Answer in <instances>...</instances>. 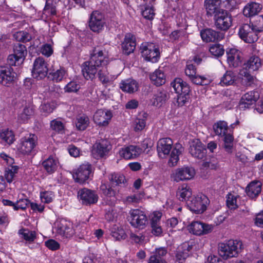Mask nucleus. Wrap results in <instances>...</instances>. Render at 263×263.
I'll return each mask as SVG.
<instances>
[{"label":"nucleus","instance_id":"nucleus-1","mask_svg":"<svg viewBox=\"0 0 263 263\" xmlns=\"http://www.w3.org/2000/svg\"><path fill=\"white\" fill-rule=\"evenodd\" d=\"M108 60L105 58L102 50L95 49L89 61L84 62L82 65V72L84 77L87 80H92L100 66L107 65Z\"/></svg>","mask_w":263,"mask_h":263},{"label":"nucleus","instance_id":"nucleus-2","mask_svg":"<svg viewBox=\"0 0 263 263\" xmlns=\"http://www.w3.org/2000/svg\"><path fill=\"white\" fill-rule=\"evenodd\" d=\"M212 128L215 135L222 138V148L227 153L232 154L234 147V131L230 129V132H228V123L223 120L217 121L213 124Z\"/></svg>","mask_w":263,"mask_h":263},{"label":"nucleus","instance_id":"nucleus-3","mask_svg":"<svg viewBox=\"0 0 263 263\" xmlns=\"http://www.w3.org/2000/svg\"><path fill=\"white\" fill-rule=\"evenodd\" d=\"M109 185L105 184H102L100 189L103 194L107 196L106 204L110 206L115 205L116 202V194L117 190L115 189L118 186L125 185L126 183V180L123 175L118 173H112L109 176Z\"/></svg>","mask_w":263,"mask_h":263},{"label":"nucleus","instance_id":"nucleus-4","mask_svg":"<svg viewBox=\"0 0 263 263\" xmlns=\"http://www.w3.org/2000/svg\"><path fill=\"white\" fill-rule=\"evenodd\" d=\"M171 86L177 94L176 105L181 107L186 105L191 99V90L189 85L180 78H176L171 83Z\"/></svg>","mask_w":263,"mask_h":263},{"label":"nucleus","instance_id":"nucleus-5","mask_svg":"<svg viewBox=\"0 0 263 263\" xmlns=\"http://www.w3.org/2000/svg\"><path fill=\"white\" fill-rule=\"evenodd\" d=\"M241 241L230 239L218 245V254L223 259L236 257L243 249Z\"/></svg>","mask_w":263,"mask_h":263},{"label":"nucleus","instance_id":"nucleus-6","mask_svg":"<svg viewBox=\"0 0 263 263\" xmlns=\"http://www.w3.org/2000/svg\"><path fill=\"white\" fill-rule=\"evenodd\" d=\"M263 31V24L255 25L252 23L244 24L239 28L238 34L245 42L253 43L258 39L259 33Z\"/></svg>","mask_w":263,"mask_h":263},{"label":"nucleus","instance_id":"nucleus-7","mask_svg":"<svg viewBox=\"0 0 263 263\" xmlns=\"http://www.w3.org/2000/svg\"><path fill=\"white\" fill-rule=\"evenodd\" d=\"M209 16L213 17L214 26L218 30L226 31L232 25V15L226 9L220 10Z\"/></svg>","mask_w":263,"mask_h":263},{"label":"nucleus","instance_id":"nucleus-8","mask_svg":"<svg viewBox=\"0 0 263 263\" xmlns=\"http://www.w3.org/2000/svg\"><path fill=\"white\" fill-rule=\"evenodd\" d=\"M142 57L146 61L157 63L160 58L159 46L152 42H143L140 47Z\"/></svg>","mask_w":263,"mask_h":263},{"label":"nucleus","instance_id":"nucleus-9","mask_svg":"<svg viewBox=\"0 0 263 263\" xmlns=\"http://www.w3.org/2000/svg\"><path fill=\"white\" fill-rule=\"evenodd\" d=\"M209 200L206 196L203 194L198 195L188 200L187 205L189 209L196 214L203 213L207 208Z\"/></svg>","mask_w":263,"mask_h":263},{"label":"nucleus","instance_id":"nucleus-10","mask_svg":"<svg viewBox=\"0 0 263 263\" xmlns=\"http://www.w3.org/2000/svg\"><path fill=\"white\" fill-rule=\"evenodd\" d=\"M54 229L57 233L66 238H70L75 233L73 223L64 219H57L54 223Z\"/></svg>","mask_w":263,"mask_h":263},{"label":"nucleus","instance_id":"nucleus-11","mask_svg":"<svg viewBox=\"0 0 263 263\" xmlns=\"http://www.w3.org/2000/svg\"><path fill=\"white\" fill-rule=\"evenodd\" d=\"M189 152L192 157L198 160H204L207 157L206 146L199 139L192 140L189 148Z\"/></svg>","mask_w":263,"mask_h":263},{"label":"nucleus","instance_id":"nucleus-12","mask_svg":"<svg viewBox=\"0 0 263 263\" xmlns=\"http://www.w3.org/2000/svg\"><path fill=\"white\" fill-rule=\"evenodd\" d=\"M48 71L47 63L44 59L42 57L36 58L34 62L32 70L33 77L37 80L42 79L47 75Z\"/></svg>","mask_w":263,"mask_h":263},{"label":"nucleus","instance_id":"nucleus-13","mask_svg":"<svg viewBox=\"0 0 263 263\" xmlns=\"http://www.w3.org/2000/svg\"><path fill=\"white\" fill-rule=\"evenodd\" d=\"M105 24L104 14L98 11H93L89 17V26L93 32H99L103 29Z\"/></svg>","mask_w":263,"mask_h":263},{"label":"nucleus","instance_id":"nucleus-14","mask_svg":"<svg viewBox=\"0 0 263 263\" xmlns=\"http://www.w3.org/2000/svg\"><path fill=\"white\" fill-rule=\"evenodd\" d=\"M109 142L106 139H101L93 145L92 154L96 159L105 156L111 149Z\"/></svg>","mask_w":263,"mask_h":263},{"label":"nucleus","instance_id":"nucleus-15","mask_svg":"<svg viewBox=\"0 0 263 263\" xmlns=\"http://www.w3.org/2000/svg\"><path fill=\"white\" fill-rule=\"evenodd\" d=\"M37 137L34 134H30L21 140L20 152L23 154H29L33 151L36 145Z\"/></svg>","mask_w":263,"mask_h":263},{"label":"nucleus","instance_id":"nucleus-16","mask_svg":"<svg viewBox=\"0 0 263 263\" xmlns=\"http://www.w3.org/2000/svg\"><path fill=\"white\" fill-rule=\"evenodd\" d=\"M195 175V171L193 167L184 166L176 169L173 174V178L174 181L179 182L191 180Z\"/></svg>","mask_w":263,"mask_h":263},{"label":"nucleus","instance_id":"nucleus-17","mask_svg":"<svg viewBox=\"0 0 263 263\" xmlns=\"http://www.w3.org/2000/svg\"><path fill=\"white\" fill-rule=\"evenodd\" d=\"M187 228L190 232L199 236L208 234L213 230V227L211 225L198 221H192Z\"/></svg>","mask_w":263,"mask_h":263},{"label":"nucleus","instance_id":"nucleus-18","mask_svg":"<svg viewBox=\"0 0 263 263\" xmlns=\"http://www.w3.org/2000/svg\"><path fill=\"white\" fill-rule=\"evenodd\" d=\"M173 142L171 138L167 137L160 139L157 142V151L158 156L164 158L172 149Z\"/></svg>","mask_w":263,"mask_h":263},{"label":"nucleus","instance_id":"nucleus-19","mask_svg":"<svg viewBox=\"0 0 263 263\" xmlns=\"http://www.w3.org/2000/svg\"><path fill=\"white\" fill-rule=\"evenodd\" d=\"M201 37L205 43L217 42L223 39V33L212 28H205L200 31Z\"/></svg>","mask_w":263,"mask_h":263},{"label":"nucleus","instance_id":"nucleus-20","mask_svg":"<svg viewBox=\"0 0 263 263\" xmlns=\"http://www.w3.org/2000/svg\"><path fill=\"white\" fill-rule=\"evenodd\" d=\"M259 98V95L257 91L252 90L246 93L240 100L239 104L240 109L245 110L250 108Z\"/></svg>","mask_w":263,"mask_h":263},{"label":"nucleus","instance_id":"nucleus-21","mask_svg":"<svg viewBox=\"0 0 263 263\" xmlns=\"http://www.w3.org/2000/svg\"><path fill=\"white\" fill-rule=\"evenodd\" d=\"M91 173V166L89 163L81 165L73 175V178L77 182L83 183L87 180Z\"/></svg>","mask_w":263,"mask_h":263},{"label":"nucleus","instance_id":"nucleus-22","mask_svg":"<svg viewBox=\"0 0 263 263\" xmlns=\"http://www.w3.org/2000/svg\"><path fill=\"white\" fill-rule=\"evenodd\" d=\"M78 196L82 200V203L86 205L95 203L98 199V196L94 191L86 188L80 190L78 192Z\"/></svg>","mask_w":263,"mask_h":263},{"label":"nucleus","instance_id":"nucleus-23","mask_svg":"<svg viewBox=\"0 0 263 263\" xmlns=\"http://www.w3.org/2000/svg\"><path fill=\"white\" fill-rule=\"evenodd\" d=\"M15 73L11 67H0V83L6 86H9L14 81Z\"/></svg>","mask_w":263,"mask_h":263},{"label":"nucleus","instance_id":"nucleus-24","mask_svg":"<svg viewBox=\"0 0 263 263\" xmlns=\"http://www.w3.org/2000/svg\"><path fill=\"white\" fill-rule=\"evenodd\" d=\"M147 222V218L143 211L139 209H133V227L143 229Z\"/></svg>","mask_w":263,"mask_h":263},{"label":"nucleus","instance_id":"nucleus-25","mask_svg":"<svg viewBox=\"0 0 263 263\" xmlns=\"http://www.w3.org/2000/svg\"><path fill=\"white\" fill-rule=\"evenodd\" d=\"M168 98V95L166 90L163 88L158 89L150 99L152 105L158 107L164 105Z\"/></svg>","mask_w":263,"mask_h":263},{"label":"nucleus","instance_id":"nucleus-26","mask_svg":"<svg viewBox=\"0 0 263 263\" xmlns=\"http://www.w3.org/2000/svg\"><path fill=\"white\" fill-rule=\"evenodd\" d=\"M111 118L112 114L110 111L98 109L93 115V121L100 126H106Z\"/></svg>","mask_w":263,"mask_h":263},{"label":"nucleus","instance_id":"nucleus-27","mask_svg":"<svg viewBox=\"0 0 263 263\" xmlns=\"http://www.w3.org/2000/svg\"><path fill=\"white\" fill-rule=\"evenodd\" d=\"M262 9V5L261 4L251 1L245 5L242 13L245 16L250 18L257 15Z\"/></svg>","mask_w":263,"mask_h":263},{"label":"nucleus","instance_id":"nucleus-28","mask_svg":"<svg viewBox=\"0 0 263 263\" xmlns=\"http://www.w3.org/2000/svg\"><path fill=\"white\" fill-rule=\"evenodd\" d=\"M261 66V61L260 59L256 56L253 55L243 64V70L252 72L254 73L257 71Z\"/></svg>","mask_w":263,"mask_h":263},{"label":"nucleus","instance_id":"nucleus-29","mask_svg":"<svg viewBox=\"0 0 263 263\" xmlns=\"http://www.w3.org/2000/svg\"><path fill=\"white\" fill-rule=\"evenodd\" d=\"M167 253V250L164 247L156 248L152 253L148 263H167L165 258Z\"/></svg>","mask_w":263,"mask_h":263},{"label":"nucleus","instance_id":"nucleus-30","mask_svg":"<svg viewBox=\"0 0 263 263\" xmlns=\"http://www.w3.org/2000/svg\"><path fill=\"white\" fill-rule=\"evenodd\" d=\"M56 14V3L54 2V0H46V5L41 15L42 18L46 21L50 20L51 17Z\"/></svg>","mask_w":263,"mask_h":263},{"label":"nucleus","instance_id":"nucleus-31","mask_svg":"<svg viewBox=\"0 0 263 263\" xmlns=\"http://www.w3.org/2000/svg\"><path fill=\"white\" fill-rule=\"evenodd\" d=\"M227 62L229 66L232 67H237L241 63V57L240 52L235 48H231L226 52Z\"/></svg>","mask_w":263,"mask_h":263},{"label":"nucleus","instance_id":"nucleus-32","mask_svg":"<svg viewBox=\"0 0 263 263\" xmlns=\"http://www.w3.org/2000/svg\"><path fill=\"white\" fill-rule=\"evenodd\" d=\"M187 28L183 29H179L175 30L172 31L169 35V37L172 42L179 41H182L180 43V46H182V44H186L188 43V34L186 31Z\"/></svg>","mask_w":263,"mask_h":263},{"label":"nucleus","instance_id":"nucleus-33","mask_svg":"<svg viewBox=\"0 0 263 263\" xmlns=\"http://www.w3.org/2000/svg\"><path fill=\"white\" fill-rule=\"evenodd\" d=\"M149 79L153 84L156 86H160L166 82V76L164 72L159 69H156L154 72L149 74Z\"/></svg>","mask_w":263,"mask_h":263},{"label":"nucleus","instance_id":"nucleus-34","mask_svg":"<svg viewBox=\"0 0 263 263\" xmlns=\"http://www.w3.org/2000/svg\"><path fill=\"white\" fill-rule=\"evenodd\" d=\"M204 3L206 15L208 16L220 10L223 9L220 6L221 0H204Z\"/></svg>","mask_w":263,"mask_h":263},{"label":"nucleus","instance_id":"nucleus-35","mask_svg":"<svg viewBox=\"0 0 263 263\" xmlns=\"http://www.w3.org/2000/svg\"><path fill=\"white\" fill-rule=\"evenodd\" d=\"M148 117V114L141 111L136 116L134 121V130L139 132L142 130L146 126V121Z\"/></svg>","mask_w":263,"mask_h":263},{"label":"nucleus","instance_id":"nucleus-36","mask_svg":"<svg viewBox=\"0 0 263 263\" xmlns=\"http://www.w3.org/2000/svg\"><path fill=\"white\" fill-rule=\"evenodd\" d=\"M192 194V191L190 186L187 184H182L178 187L176 196L180 201H188L189 198L191 197Z\"/></svg>","mask_w":263,"mask_h":263},{"label":"nucleus","instance_id":"nucleus-37","mask_svg":"<svg viewBox=\"0 0 263 263\" xmlns=\"http://www.w3.org/2000/svg\"><path fill=\"white\" fill-rule=\"evenodd\" d=\"M261 191V185L257 182H252L248 185L246 189L247 195L251 198H254L258 196Z\"/></svg>","mask_w":263,"mask_h":263},{"label":"nucleus","instance_id":"nucleus-38","mask_svg":"<svg viewBox=\"0 0 263 263\" xmlns=\"http://www.w3.org/2000/svg\"><path fill=\"white\" fill-rule=\"evenodd\" d=\"M182 148L180 144L176 145L175 148L172 150L170 157L168 161L170 166H174L177 165L179 160V155L181 154Z\"/></svg>","mask_w":263,"mask_h":263},{"label":"nucleus","instance_id":"nucleus-39","mask_svg":"<svg viewBox=\"0 0 263 263\" xmlns=\"http://www.w3.org/2000/svg\"><path fill=\"white\" fill-rule=\"evenodd\" d=\"M13 52L16 57L23 62L27 54V50L26 46L20 43H17L13 46Z\"/></svg>","mask_w":263,"mask_h":263},{"label":"nucleus","instance_id":"nucleus-40","mask_svg":"<svg viewBox=\"0 0 263 263\" xmlns=\"http://www.w3.org/2000/svg\"><path fill=\"white\" fill-rule=\"evenodd\" d=\"M236 80L235 73L230 70H228L220 79L219 84L221 86H229L233 85Z\"/></svg>","mask_w":263,"mask_h":263},{"label":"nucleus","instance_id":"nucleus-41","mask_svg":"<svg viewBox=\"0 0 263 263\" xmlns=\"http://www.w3.org/2000/svg\"><path fill=\"white\" fill-rule=\"evenodd\" d=\"M57 160L50 156L42 162L44 169L49 174L53 173L57 168Z\"/></svg>","mask_w":263,"mask_h":263},{"label":"nucleus","instance_id":"nucleus-42","mask_svg":"<svg viewBox=\"0 0 263 263\" xmlns=\"http://www.w3.org/2000/svg\"><path fill=\"white\" fill-rule=\"evenodd\" d=\"M241 72V74L244 77V82L247 86L254 87L256 86L257 79L255 76L252 75V72L242 70Z\"/></svg>","mask_w":263,"mask_h":263},{"label":"nucleus","instance_id":"nucleus-43","mask_svg":"<svg viewBox=\"0 0 263 263\" xmlns=\"http://www.w3.org/2000/svg\"><path fill=\"white\" fill-rule=\"evenodd\" d=\"M66 71L64 68H60L55 71L49 72L48 78L53 81L59 82L65 77Z\"/></svg>","mask_w":263,"mask_h":263},{"label":"nucleus","instance_id":"nucleus-44","mask_svg":"<svg viewBox=\"0 0 263 263\" xmlns=\"http://www.w3.org/2000/svg\"><path fill=\"white\" fill-rule=\"evenodd\" d=\"M89 118L85 115L79 116L76 119V126L79 130H85L89 125Z\"/></svg>","mask_w":263,"mask_h":263},{"label":"nucleus","instance_id":"nucleus-45","mask_svg":"<svg viewBox=\"0 0 263 263\" xmlns=\"http://www.w3.org/2000/svg\"><path fill=\"white\" fill-rule=\"evenodd\" d=\"M123 53L125 55H129L132 53V35L127 34L121 44Z\"/></svg>","mask_w":263,"mask_h":263},{"label":"nucleus","instance_id":"nucleus-46","mask_svg":"<svg viewBox=\"0 0 263 263\" xmlns=\"http://www.w3.org/2000/svg\"><path fill=\"white\" fill-rule=\"evenodd\" d=\"M145 5L144 9L141 10V15L146 20L152 21L155 15L154 9V5Z\"/></svg>","mask_w":263,"mask_h":263},{"label":"nucleus","instance_id":"nucleus-47","mask_svg":"<svg viewBox=\"0 0 263 263\" xmlns=\"http://www.w3.org/2000/svg\"><path fill=\"white\" fill-rule=\"evenodd\" d=\"M192 82L196 85H208L210 84L211 80L205 76H201L197 74L190 79Z\"/></svg>","mask_w":263,"mask_h":263},{"label":"nucleus","instance_id":"nucleus-48","mask_svg":"<svg viewBox=\"0 0 263 263\" xmlns=\"http://www.w3.org/2000/svg\"><path fill=\"white\" fill-rule=\"evenodd\" d=\"M0 138L9 144H12L14 141V135L12 131L5 129L0 133Z\"/></svg>","mask_w":263,"mask_h":263},{"label":"nucleus","instance_id":"nucleus-49","mask_svg":"<svg viewBox=\"0 0 263 263\" xmlns=\"http://www.w3.org/2000/svg\"><path fill=\"white\" fill-rule=\"evenodd\" d=\"M209 51L213 55L216 57H219L224 54V49L222 45L219 44H215L212 45L210 47Z\"/></svg>","mask_w":263,"mask_h":263},{"label":"nucleus","instance_id":"nucleus-50","mask_svg":"<svg viewBox=\"0 0 263 263\" xmlns=\"http://www.w3.org/2000/svg\"><path fill=\"white\" fill-rule=\"evenodd\" d=\"M14 37L18 42H27L32 39L31 35L25 31H18L14 34Z\"/></svg>","mask_w":263,"mask_h":263},{"label":"nucleus","instance_id":"nucleus-51","mask_svg":"<svg viewBox=\"0 0 263 263\" xmlns=\"http://www.w3.org/2000/svg\"><path fill=\"white\" fill-rule=\"evenodd\" d=\"M19 233L22 235L23 237L25 240L29 242L33 241L36 237L35 232L34 231L22 229L20 230Z\"/></svg>","mask_w":263,"mask_h":263},{"label":"nucleus","instance_id":"nucleus-52","mask_svg":"<svg viewBox=\"0 0 263 263\" xmlns=\"http://www.w3.org/2000/svg\"><path fill=\"white\" fill-rule=\"evenodd\" d=\"M111 236L116 240L124 239L126 237V234L124 230L122 228H114L111 231Z\"/></svg>","mask_w":263,"mask_h":263},{"label":"nucleus","instance_id":"nucleus-53","mask_svg":"<svg viewBox=\"0 0 263 263\" xmlns=\"http://www.w3.org/2000/svg\"><path fill=\"white\" fill-rule=\"evenodd\" d=\"M189 256V251L184 250H178L176 254V261L179 263H183L187 257Z\"/></svg>","mask_w":263,"mask_h":263},{"label":"nucleus","instance_id":"nucleus-54","mask_svg":"<svg viewBox=\"0 0 263 263\" xmlns=\"http://www.w3.org/2000/svg\"><path fill=\"white\" fill-rule=\"evenodd\" d=\"M227 199V206L230 209H236L238 206L237 205V196L229 193L228 195Z\"/></svg>","mask_w":263,"mask_h":263},{"label":"nucleus","instance_id":"nucleus-55","mask_svg":"<svg viewBox=\"0 0 263 263\" xmlns=\"http://www.w3.org/2000/svg\"><path fill=\"white\" fill-rule=\"evenodd\" d=\"M80 88V86L75 81H71L64 87V90L67 92H76Z\"/></svg>","mask_w":263,"mask_h":263},{"label":"nucleus","instance_id":"nucleus-56","mask_svg":"<svg viewBox=\"0 0 263 263\" xmlns=\"http://www.w3.org/2000/svg\"><path fill=\"white\" fill-rule=\"evenodd\" d=\"M100 67H102V68L98 71L99 78L103 83H106L108 82L109 79L107 76V71L106 65L100 66Z\"/></svg>","mask_w":263,"mask_h":263},{"label":"nucleus","instance_id":"nucleus-57","mask_svg":"<svg viewBox=\"0 0 263 263\" xmlns=\"http://www.w3.org/2000/svg\"><path fill=\"white\" fill-rule=\"evenodd\" d=\"M17 167L16 166H12L11 169L6 171L5 177L7 182L11 183L12 182L15 174L17 173Z\"/></svg>","mask_w":263,"mask_h":263},{"label":"nucleus","instance_id":"nucleus-58","mask_svg":"<svg viewBox=\"0 0 263 263\" xmlns=\"http://www.w3.org/2000/svg\"><path fill=\"white\" fill-rule=\"evenodd\" d=\"M197 69L195 65L192 64H187L185 69V73L189 79L195 76L196 74Z\"/></svg>","mask_w":263,"mask_h":263},{"label":"nucleus","instance_id":"nucleus-59","mask_svg":"<svg viewBox=\"0 0 263 263\" xmlns=\"http://www.w3.org/2000/svg\"><path fill=\"white\" fill-rule=\"evenodd\" d=\"M119 155L120 157L124 158L125 159H130L132 158V152L130 146L122 148L119 151Z\"/></svg>","mask_w":263,"mask_h":263},{"label":"nucleus","instance_id":"nucleus-60","mask_svg":"<svg viewBox=\"0 0 263 263\" xmlns=\"http://www.w3.org/2000/svg\"><path fill=\"white\" fill-rule=\"evenodd\" d=\"M32 114L33 110L31 108L25 107L22 112L19 115V118L23 121H25Z\"/></svg>","mask_w":263,"mask_h":263},{"label":"nucleus","instance_id":"nucleus-61","mask_svg":"<svg viewBox=\"0 0 263 263\" xmlns=\"http://www.w3.org/2000/svg\"><path fill=\"white\" fill-rule=\"evenodd\" d=\"M50 126L53 130L60 132L64 129V125L61 121L53 120L50 123Z\"/></svg>","mask_w":263,"mask_h":263},{"label":"nucleus","instance_id":"nucleus-62","mask_svg":"<svg viewBox=\"0 0 263 263\" xmlns=\"http://www.w3.org/2000/svg\"><path fill=\"white\" fill-rule=\"evenodd\" d=\"M120 87L124 91L130 92L132 91V80L127 79L122 81L120 83Z\"/></svg>","mask_w":263,"mask_h":263},{"label":"nucleus","instance_id":"nucleus-63","mask_svg":"<svg viewBox=\"0 0 263 263\" xmlns=\"http://www.w3.org/2000/svg\"><path fill=\"white\" fill-rule=\"evenodd\" d=\"M23 62L13 54L9 55L7 58V63L9 66L19 65Z\"/></svg>","mask_w":263,"mask_h":263},{"label":"nucleus","instance_id":"nucleus-64","mask_svg":"<svg viewBox=\"0 0 263 263\" xmlns=\"http://www.w3.org/2000/svg\"><path fill=\"white\" fill-rule=\"evenodd\" d=\"M40 197L42 202L48 203L52 200L53 194L51 192H44L41 193Z\"/></svg>","mask_w":263,"mask_h":263}]
</instances>
